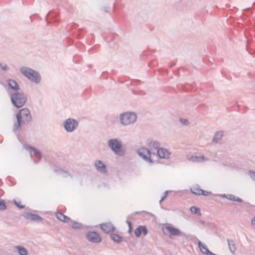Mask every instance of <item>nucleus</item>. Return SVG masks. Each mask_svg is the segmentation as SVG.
<instances>
[{"mask_svg":"<svg viewBox=\"0 0 255 255\" xmlns=\"http://www.w3.org/2000/svg\"><path fill=\"white\" fill-rule=\"evenodd\" d=\"M7 206L5 204L4 200L2 199L0 200V210H4L6 209Z\"/></svg>","mask_w":255,"mask_h":255,"instance_id":"obj_30","label":"nucleus"},{"mask_svg":"<svg viewBox=\"0 0 255 255\" xmlns=\"http://www.w3.org/2000/svg\"><path fill=\"white\" fill-rule=\"evenodd\" d=\"M175 66V63H173L171 65L170 67H172Z\"/></svg>","mask_w":255,"mask_h":255,"instance_id":"obj_43","label":"nucleus"},{"mask_svg":"<svg viewBox=\"0 0 255 255\" xmlns=\"http://www.w3.org/2000/svg\"><path fill=\"white\" fill-rule=\"evenodd\" d=\"M160 145V143L156 140H151L149 143V147L154 149H158Z\"/></svg>","mask_w":255,"mask_h":255,"instance_id":"obj_24","label":"nucleus"},{"mask_svg":"<svg viewBox=\"0 0 255 255\" xmlns=\"http://www.w3.org/2000/svg\"><path fill=\"white\" fill-rule=\"evenodd\" d=\"M224 131L223 130H220L216 132L212 139V142L214 143H218L220 139L223 136Z\"/></svg>","mask_w":255,"mask_h":255,"instance_id":"obj_19","label":"nucleus"},{"mask_svg":"<svg viewBox=\"0 0 255 255\" xmlns=\"http://www.w3.org/2000/svg\"><path fill=\"white\" fill-rule=\"evenodd\" d=\"M157 155L161 159H168L171 153L166 148H159L157 151Z\"/></svg>","mask_w":255,"mask_h":255,"instance_id":"obj_11","label":"nucleus"},{"mask_svg":"<svg viewBox=\"0 0 255 255\" xmlns=\"http://www.w3.org/2000/svg\"><path fill=\"white\" fill-rule=\"evenodd\" d=\"M243 203L245 204V205H246V206L247 207H251L252 206L249 202H245L244 201V202H243Z\"/></svg>","mask_w":255,"mask_h":255,"instance_id":"obj_38","label":"nucleus"},{"mask_svg":"<svg viewBox=\"0 0 255 255\" xmlns=\"http://www.w3.org/2000/svg\"><path fill=\"white\" fill-rule=\"evenodd\" d=\"M56 217L59 220L64 223H68L69 221H71V219L69 217L64 215L61 212H56Z\"/></svg>","mask_w":255,"mask_h":255,"instance_id":"obj_17","label":"nucleus"},{"mask_svg":"<svg viewBox=\"0 0 255 255\" xmlns=\"http://www.w3.org/2000/svg\"><path fill=\"white\" fill-rule=\"evenodd\" d=\"M249 173V175H250L251 178L255 182V172L252 170H250Z\"/></svg>","mask_w":255,"mask_h":255,"instance_id":"obj_31","label":"nucleus"},{"mask_svg":"<svg viewBox=\"0 0 255 255\" xmlns=\"http://www.w3.org/2000/svg\"><path fill=\"white\" fill-rule=\"evenodd\" d=\"M192 161L195 162H201L203 161L208 160V158H205L204 156H192L191 158Z\"/></svg>","mask_w":255,"mask_h":255,"instance_id":"obj_20","label":"nucleus"},{"mask_svg":"<svg viewBox=\"0 0 255 255\" xmlns=\"http://www.w3.org/2000/svg\"><path fill=\"white\" fill-rule=\"evenodd\" d=\"M20 71L23 76L26 77L31 82H34L36 84L40 83L41 81V76L38 72L26 67L20 68Z\"/></svg>","mask_w":255,"mask_h":255,"instance_id":"obj_3","label":"nucleus"},{"mask_svg":"<svg viewBox=\"0 0 255 255\" xmlns=\"http://www.w3.org/2000/svg\"><path fill=\"white\" fill-rule=\"evenodd\" d=\"M87 239L91 242L94 243H99L102 241L100 236L95 231L89 232L87 234Z\"/></svg>","mask_w":255,"mask_h":255,"instance_id":"obj_9","label":"nucleus"},{"mask_svg":"<svg viewBox=\"0 0 255 255\" xmlns=\"http://www.w3.org/2000/svg\"><path fill=\"white\" fill-rule=\"evenodd\" d=\"M55 172L57 173V174H61L63 173V177H67L68 176H71V174L67 171H64L61 169H55L54 170Z\"/></svg>","mask_w":255,"mask_h":255,"instance_id":"obj_27","label":"nucleus"},{"mask_svg":"<svg viewBox=\"0 0 255 255\" xmlns=\"http://www.w3.org/2000/svg\"><path fill=\"white\" fill-rule=\"evenodd\" d=\"M12 105L17 109L21 108L27 101V96L23 92H15L10 94Z\"/></svg>","mask_w":255,"mask_h":255,"instance_id":"obj_2","label":"nucleus"},{"mask_svg":"<svg viewBox=\"0 0 255 255\" xmlns=\"http://www.w3.org/2000/svg\"><path fill=\"white\" fill-rule=\"evenodd\" d=\"M168 191H166L164 192V196H165L166 197L167 196V195H168Z\"/></svg>","mask_w":255,"mask_h":255,"instance_id":"obj_42","label":"nucleus"},{"mask_svg":"<svg viewBox=\"0 0 255 255\" xmlns=\"http://www.w3.org/2000/svg\"><path fill=\"white\" fill-rule=\"evenodd\" d=\"M135 82L137 83H138V82H140V81L138 80H135Z\"/></svg>","mask_w":255,"mask_h":255,"instance_id":"obj_44","label":"nucleus"},{"mask_svg":"<svg viewBox=\"0 0 255 255\" xmlns=\"http://www.w3.org/2000/svg\"><path fill=\"white\" fill-rule=\"evenodd\" d=\"M110 237L112 240L117 243H120L122 241L123 237L117 234L112 233L110 234Z\"/></svg>","mask_w":255,"mask_h":255,"instance_id":"obj_22","label":"nucleus"},{"mask_svg":"<svg viewBox=\"0 0 255 255\" xmlns=\"http://www.w3.org/2000/svg\"><path fill=\"white\" fill-rule=\"evenodd\" d=\"M23 216L28 220H30L33 221H41L43 218L37 214H33L31 213L26 212L24 213Z\"/></svg>","mask_w":255,"mask_h":255,"instance_id":"obj_13","label":"nucleus"},{"mask_svg":"<svg viewBox=\"0 0 255 255\" xmlns=\"http://www.w3.org/2000/svg\"><path fill=\"white\" fill-rule=\"evenodd\" d=\"M63 127L67 132H72L78 127V122L75 119L69 118L63 123Z\"/></svg>","mask_w":255,"mask_h":255,"instance_id":"obj_6","label":"nucleus"},{"mask_svg":"<svg viewBox=\"0 0 255 255\" xmlns=\"http://www.w3.org/2000/svg\"><path fill=\"white\" fill-rule=\"evenodd\" d=\"M70 221L72 222L71 226L74 229H81L83 227V225L81 223L72 221V220Z\"/></svg>","mask_w":255,"mask_h":255,"instance_id":"obj_29","label":"nucleus"},{"mask_svg":"<svg viewBox=\"0 0 255 255\" xmlns=\"http://www.w3.org/2000/svg\"><path fill=\"white\" fill-rule=\"evenodd\" d=\"M92 50H93V48H91V49H90V50H89V52H90V51Z\"/></svg>","mask_w":255,"mask_h":255,"instance_id":"obj_47","label":"nucleus"},{"mask_svg":"<svg viewBox=\"0 0 255 255\" xmlns=\"http://www.w3.org/2000/svg\"><path fill=\"white\" fill-rule=\"evenodd\" d=\"M108 145L116 155L120 156L125 155V152L122 148V143L120 140L117 138L110 139L108 141Z\"/></svg>","mask_w":255,"mask_h":255,"instance_id":"obj_4","label":"nucleus"},{"mask_svg":"<svg viewBox=\"0 0 255 255\" xmlns=\"http://www.w3.org/2000/svg\"><path fill=\"white\" fill-rule=\"evenodd\" d=\"M227 199L232 201L244 202V201L241 198L236 197L234 195L231 194H227Z\"/></svg>","mask_w":255,"mask_h":255,"instance_id":"obj_23","label":"nucleus"},{"mask_svg":"<svg viewBox=\"0 0 255 255\" xmlns=\"http://www.w3.org/2000/svg\"><path fill=\"white\" fill-rule=\"evenodd\" d=\"M14 203L15 205L19 209H24L25 208V206L20 205L19 203L17 202L15 200H14Z\"/></svg>","mask_w":255,"mask_h":255,"instance_id":"obj_35","label":"nucleus"},{"mask_svg":"<svg viewBox=\"0 0 255 255\" xmlns=\"http://www.w3.org/2000/svg\"><path fill=\"white\" fill-rule=\"evenodd\" d=\"M18 253L20 255H27V251L25 248L21 246L16 247Z\"/></svg>","mask_w":255,"mask_h":255,"instance_id":"obj_26","label":"nucleus"},{"mask_svg":"<svg viewBox=\"0 0 255 255\" xmlns=\"http://www.w3.org/2000/svg\"><path fill=\"white\" fill-rule=\"evenodd\" d=\"M245 10H250V8H246V9H245Z\"/></svg>","mask_w":255,"mask_h":255,"instance_id":"obj_46","label":"nucleus"},{"mask_svg":"<svg viewBox=\"0 0 255 255\" xmlns=\"http://www.w3.org/2000/svg\"><path fill=\"white\" fill-rule=\"evenodd\" d=\"M166 197L165 196H164H164L161 198V199L160 200L159 202H160V203H161V202H162V201H163V200L166 198Z\"/></svg>","mask_w":255,"mask_h":255,"instance_id":"obj_39","label":"nucleus"},{"mask_svg":"<svg viewBox=\"0 0 255 255\" xmlns=\"http://www.w3.org/2000/svg\"><path fill=\"white\" fill-rule=\"evenodd\" d=\"M30 152L31 153H33L34 156H35L37 158V160H35L34 162L35 163H38L41 159V152L38 149L34 147L30 146Z\"/></svg>","mask_w":255,"mask_h":255,"instance_id":"obj_16","label":"nucleus"},{"mask_svg":"<svg viewBox=\"0 0 255 255\" xmlns=\"http://www.w3.org/2000/svg\"><path fill=\"white\" fill-rule=\"evenodd\" d=\"M95 166L96 169L102 173L106 174L108 172L106 165L101 160H96L95 162Z\"/></svg>","mask_w":255,"mask_h":255,"instance_id":"obj_10","label":"nucleus"},{"mask_svg":"<svg viewBox=\"0 0 255 255\" xmlns=\"http://www.w3.org/2000/svg\"><path fill=\"white\" fill-rule=\"evenodd\" d=\"M190 191L191 193L197 195H201L202 193H205V190L199 188V187H193L191 188Z\"/></svg>","mask_w":255,"mask_h":255,"instance_id":"obj_21","label":"nucleus"},{"mask_svg":"<svg viewBox=\"0 0 255 255\" xmlns=\"http://www.w3.org/2000/svg\"><path fill=\"white\" fill-rule=\"evenodd\" d=\"M201 223L202 224H204L205 223L204 221H201Z\"/></svg>","mask_w":255,"mask_h":255,"instance_id":"obj_45","label":"nucleus"},{"mask_svg":"<svg viewBox=\"0 0 255 255\" xmlns=\"http://www.w3.org/2000/svg\"><path fill=\"white\" fill-rule=\"evenodd\" d=\"M7 85L8 87L15 92L18 91L20 89V87L16 81L12 79L7 80Z\"/></svg>","mask_w":255,"mask_h":255,"instance_id":"obj_15","label":"nucleus"},{"mask_svg":"<svg viewBox=\"0 0 255 255\" xmlns=\"http://www.w3.org/2000/svg\"><path fill=\"white\" fill-rule=\"evenodd\" d=\"M48 15H49V13H47V15H46V17H47Z\"/></svg>","mask_w":255,"mask_h":255,"instance_id":"obj_48","label":"nucleus"},{"mask_svg":"<svg viewBox=\"0 0 255 255\" xmlns=\"http://www.w3.org/2000/svg\"><path fill=\"white\" fill-rule=\"evenodd\" d=\"M197 240H198V247L200 249L201 252L203 254L208 255L209 253L210 252L209 249L200 241H199L198 239Z\"/></svg>","mask_w":255,"mask_h":255,"instance_id":"obj_18","label":"nucleus"},{"mask_svg":"<svg viewBox=\"0 0 255 255\" xmlns=\"http://www.w3.org/2000/svg\"><path fill=\"white\" fill-rule=\"evenodd\" d=\"M16 122L14 123L12 130L16 132L19 129L21 128L22 125L29 123L32 120L30 111L27 108H24L20 110L15 115Z\"/></svg>","mask_w":255,"mask_h":255,"instance_id":"obj_1","label":"nucleus"},{"mask_svg":"<svg viewBox=\"0 0 255 255\" xmlns=\"http://www.w3.org/2000/svg\"><path fill=\"white\" fill-rule=\"evenodd\" d=\"M101 229L102 230V231L107 234H108L110 233L111 231L114 232L116 228L114 226V225L109 223H106V224H101L100 225Z\"/></svg>","mask_w":255,"mask_h":255,"instance_id":"obj_14","label":"nucleus"},{"mask_svg":"<svg viewBox=\"0 0 255 255\" xmlns=\"http://www.w3.org/2000/svg\"><path fill=\"white\" fill-rule=\"evenodd\" d=\"M143 233V235L145 236L148 234V230L145 226H138L134 231V234L136 237L139 238Z\"/></svg>","mask_w":255,"mask_h":255,"instance_id":"obj_12","label":"nucleus"},{"mask_svg":"<svg viewBox=\"0 0 255 255\" xmlns=\"http://www.w3.org/2000/svg\"><path fill=\"white\" fill-rule=\"evenodd\" d=\"M162 230L164 234H166L165 233L166 231L171 236L180 237L184 235V233L178 229L170 226H166L165 227L163 228Z\"/></svg>","mask_w":255,"mask_h":255,"instance_id":"obj_8","label":"nucleus"},{"mask_svg":"<svg viewBox=\"0 0 255 255\" xmlns=\"http://www.w3.org/2000/svg\"><path fill=\"white\" fill-rule=\"evenodd\" d=\"M166 197L165 196H164H164L161 198V199L160 200L159 202H160V203H161V202H162V201H163V200L166 198Z\"/></svg>","mask_w":255,"mask_h":255,"instance_id":"obj_40","label":"nucleus"},{"mask_svg":"<svg viewBox=\"0 0 255 255\" xmlns=\"http://www.w3.org/2000/svg\"><path fill=\"white\" fill-rule=\"evenodd\" d=\"M137 154L146 162L151 163H153V161L151 158L152 153L147 148L142 147L139 148L137 150Z\"/></svg>","mask_w":255,"mask_h":255,"instance_id":"obj_7","label":"nucleus"},{"mask_svg":"<svg viewBox=\"0 0 255 255\" xmlns=\"http://www.w3.org/2000/svg\"><path fill=\"white\" fill-rule=\"evenodd\" d=\"M201 195H203L205 196H209L212 194V193L211 192H208L206 191H205V193H202Z\"/></svg>","mask_w":255,"mask_h":255,"instance_id":"obj_36","label":"nucleus"},{"mask_svg":"<svg viewBox=\"0 0 255 255\" xmlns=\"http://www.w3.org/2000/svg\"><path fill=\"white\" fill-rule=\"evenodd\" d=\"M119 119L122 125L127 126L135 123L137 116L133 112H125L120 115Z\"/></svg>","mask_w":255,"mask_h":255,"instance_id":"obj_5","label":"nucleus"},{"mask_svg":"<svg viewBox=\"0 0 255 255\" xmlns=\"http://www.w3.org/2000/svg\"><path fill=\"white\" fill-rule=\"evenodd\" d=\"M129 218V217H128V219ZM126 223L128 224V228H129V232L130 233L132 230V224L128 220L126 221Z\"/></svg>","mask_w":255,"mask_h":255,"instance_id":"obj_33","label":"nucleus"},{"mask_svg":"<svg viewBox=\"0 0 255 255\" xmlns=\"http://www.w3.org/2000/svg\"><path fill=\"white\" fill-rule=\"evenodd\" d=\"M179 121L184 125H187L189 123L188 121L186 119L181 118L179 119Z\"/></svg>","mask_w":255,"mask_h":255,"instance_id":"obj_34","label":"nucleus"},{"mask_svg":"<svg viewBox=\"0 0 255 255\" xmlns=\"http://www.w3.org/2000/svg\"><path fill=\"white\" fill-rule=\"evenodd\" d=\"M227 242L229 250L231 253H234L236 249L234 241L233 240L227 239Z\"/></svg>","mask_w":255,"mask_h":255,"instance_id":"obj_25","label":"nucleus"},{"mask_svg":"<svg viewBox=\"0 0 255 255\" xmlns=\"http://www.w3.org/2000/svg\"><path fill=\"white\" fill-rule=\"evenodd\" d=\"M190 210L192 213L194 214H196L197 215H201V212L200 209L196 206H192L190 208Z\"/></svg>","mask_w":255,"mask_h":255,"instance_id":"obj_28","label":"nucleus"},{"mask_svg":"<svg viewBox=\"0 0 255 255\" xmlns=\"http://www.w3.org/2000/svg\"><path fill=\"white\" fill-rule=\"evenodd\" d=\"M221 197L222 198H225L227 199V194H222Z\"/></svg>","mask_w":255,"mask_h":255,"instance_id":"obj_41","label":"nucleus"},{"mask_svg":"<svg viewBox=\"0 0 255 255\" xmlns=\"http://www.w3.org/2000/svg\"><path fill=\"white\" fill-rule=\"evenodd\" d=\"M110 7H105L103 8V10L105 12H108L109 11Z\"/></svg>","mask_w":255,"mask_h":255,"instance_id":"obj_37","label":"nucleus"},{"mask_svg":"<svg viewBox=\"0 0 255 255\" xmlns=\"http://www.w3.org/2000/svg\"><path fill=\"white\" fill-rule=\"evenodd\" d=\"M0 67L1 69L3 71H7L8 70V67L6 64H3L2 63H0Z\"/></svg>","mask_w":255,"mask_h":255,"instance_id":"obj_32","label":"nucleus"}]
</instances>
